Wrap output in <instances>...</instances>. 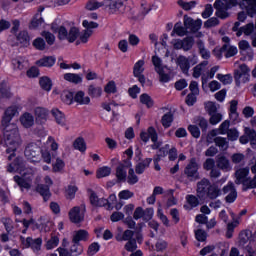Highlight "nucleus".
<instances>
[{
  "instance_id": "nucleus-61",
  "label": "nucleus",
  "mask_w": 256,
  "mask_h": 256,
  "mask_svg": "<svg viewBox=\"0 0 256 256\" xmlns=\"http://www.w3.org/2000/svg\"><path fill=\"white\" fill-rule=\"evenodd\" d=\"M140 102L143 105H146V107H148V109H150V107L153 105V99H151L149 94H142L140 96Z\"/></svg>"
},
{
  "instance_id": "nucleus-57",
  "label": "nucleus",
  "mask_w": 256,
  "mask_h": 256,
  "mask_svg": "<svg viewBox=\"0 0 256 256\" xmlns=\"http://www.w3.org/2000/svg\"><path fill=\"white\" fill-rule=\"evenodd\" d=\"M2 223L5 227V231L8 233H11V231H13V229H15V224L11 220V218H2Z\"/></svg>"
},
{
  "instance_id": "nucleus-32",
  "label": "nucleus",
  "mask_w": 256,
  "mask_h": 256,
  "mask_svg": "<svg viewBox=\"0 0 256 256\" xmlns=\"http://www.w3.org/2000/svg\"><path fill=\"white\" fill-rule=\"evenodd\" d=\"M17 41L20 43V45H23V47H27V45H29V41L31 40L29 38V33L25 30L20 31L17 35H16Z\"/></svg>"
},
{
  "instance_id": "nucleus-5",
  "label": "nucleus",
  "mask_w": 256,
  "mask_h": 256,
  "mask_svg": "<svg viewBox=\"0 0 256 256\" xmlns=\"http://www.w3.org/2000/svg\"><path fill=\"white\" fill-rule=\"evenodd\" d=\"M184 175H186L189 181H198L201 179L199 176V164H197V158H191L187 166L184 168Z\"/></svg>"
},
{
  "instance_id": "nucleus-35",
  "label": "nucleus",
  "mask_w": 256,
  "mask_h": 256,
  "mask_svg": "<svg viewBox=\"0 0 256 256\" xmlns=\"http://www.w3.org/2000/svg\"><path fill=\"white\" fill-rule=\"evenodd\" d=\"M47 110L45 108L38 107L35 109L36 121H40V123H45L47 121Z\"/></svg>"
},
{
  "instance_id": "nucleus-15",
  "label": "nucleus",
  "mask_w": 256,
  "mask_h": 256,
  "mask_svg": "<svg viewBox=\"0 0 256 256\" xmlns=\"http://www.w3.org/2000/svg\"><path fill=\"white\" fill-rule=\"evenodd\" d=\"M235 183L236 185H243L249 178V167L240 168L235 172Z\"/></svg>"
},
{
  "instance_id": "nucleus-41",
  "label": "nucleus",
  "mask_w": 256,
  "mask_h": 256,
  "mask_svg": "<svg viewBox=\"0 0 256 256\" xmlns=\"http://www.w3.org/2000/svg\"><path fill=\"white\" fill-rule=\"evenodd\" d=\"M186 201H187L188 205H190L191 209H195V207H199V202L202 200L199 199V196L189 194L186 196Z\"/></svg>"
},
{
  "instance_id": "nucleus-63",
  "label": "nucleus",
  "mask_w": 256,
  "mask_h": 256,
  "mask_svg": "<svg viewBox=\"0 0 256 256\" xmlns=\"http://www.w3.org/2000/svg\"><path fill=\"white\" fill-rule=\"evenodd\" d=\"M226 133L229 141H237L239 139V131H237V128H231Z\"/></svg>"
},
{
  "instance_id": "nucleus-7",
  "label": "nucleus",
  "mask_w": 256,
  "mask_h": 256,
  "mask_svg": "<svg viewBox=\"0 0 256 256\" xmlns=\"http://www.w3.org/2000/svg\"><path fill=\"white\" fill-rule=\"evenodd\" d=\"M27 169V164L23 157L18 156L12 163L9 164L7 171L8 173H23Z\"/></svg>"
},
{
  "instance_id": "nucleus-12",
  "label": "nucleus",
  "mask_w": 256,
  "mask_h": 256,
  "mask_svg": "<svg viewBox=\"0 0 256 256\" xmlns=\"http://www.w3.org/2000/svg\"><path fill=\"white\" fill-rule=\"evenodd\" d=\"M176 65H178L184 75H189V70L191 69V63L189 62V58L183 55H179L176 58Z\"/></svg>"
},
{
  "instance_id": "nucleus-20",
  "label": "nucleus",
  "mask_w": 256,
  "mask_h": 256,
  "mask_svg": "<svg viewBox=\"0 0 256 256\" xmlns=\"http://www.w3.org/2000/svg\"><path fill=\"white\" fill-rule=\"evenodd\" d=\"M57 61L55 56H44L43 58L36 61L38 67H53Z\"/></svg>"
},
{
  "instance_id": "nucleus-2",
  "label": "nucleus",
  "mask_w": 256,
  "mask_h": 256,
  "mask_svg": "<svg viewBox=\"0 0 256 256\" xmlns=\"http://www.w3.org/2000/svg\"><path fill=\"white\" fill-rule=\"evenodd\" d=\"M3 127L4 143L7 147V159L11 161L15 157V151L21 147L23 140L21 139V134L19 133V128L17 124L12 123Z\"/></svg>"
},
{
  "instance_id": "nucleus-53",
  "label": "nucleus",
  "mask_w": 256,
  "mask_h": 256,
  "mask_svg": "<svg viewBox=\"0 0 256 256\" xmlns=\"http://www.w3.org/2000/svg\"><path fill=\"white\" fill-rule=\"evenodd\" d=\"M111 175V168L108 166H103L97 170L96 177L102 179V177H109Z\"/></svg>"
},
{
  "instance_id": "nucleus-44",
  "label": "nucleus",
  "mask_w": 256,
  "mask_h": 256,
  "mask_svg": "<svg viewBox=\"0 0 256 256\" xmlns=\"http://www.w3.org/2000/svg\"><path fill=\"white\" fill-rule=\"evenodd\" d=\"M77 37H79V28L72 27L68 32L66 41H69V43H75V41L77 40Z\"/></svg>"
},
{
  "instance_id": "nucleus-19",
  "label": "nucleus",
  "mask_w": 256,
  "mask_h": 256,
  "mask_svg": "<svg viewBox=\"0 0 256 256\" xmlns=\"http://www.w3.org/2000/svg\"><path fill=\"white\" fill-rule=\"evenodd\" d=\"M216 165L221 171H231V162L225 156H218L216 159Z\"/></svg>"
},
{
  "instance_id": "nucleus-33",
  "label": "nucleus",
  "mask_w": 256,
  "mask_h": 256,
  "mask_svg": "<svg viewBox=\"0 0 256 256\" xmlns=\"http://www.w3.org/2000/svg\"><path fill=\"white\" fill-rule=\"evenodd\" d=\"M73 147L77 151H80V153H85V151H87V144L85 143V139H83V137L76 138L73 143Z\"/></svg>"
},
{
  "instance_id": "nucleus-1",
  "label": "nucleus",
  "mask_w": 256,
  "mask_h": 256,
  "mask_svg": "<svg viewBox=\"0 0 256 256\" xmlns=\"http://www.w3.org/2000/svg\"><path fill=\"white\" fill-rule=\"evenodd\" d=\"M235 5H240L242 9H246L249 17L256 15V0H229L228 2L216 0L214 3L216 17H219V19L229 18L231 14H229L228 11L231 7H235Z\"/></svg>"
},
{
  "instance_id": "nucleus-4",
  "label": "nucleus",
  "mask_w": 256,
  "mask_h": 256,
  "mask_svg": "<svg viewBox=\"0 0 256 256\" xmlns=\"http://www.w3.org/2000/svg\"><path fill=\"white\" fill-rule=\"evenodd\" d=\"M41 153L42 149L40 146L33 142L29 143L24 150L26 159L31 161V163H39V161H41Z\"/></svg>"
},
{
  "instance_id": "nucleus-17",
  "label": "nucleus",
  "mask_w": 256,
  "mask_h": 256,
  "mask_svg": "<svg viewBox=\"0 0 256 256\" xmlns=\"http://www.w3.org/2000/svg\"><path fill=\"white\" fill-rule=\"evenodd\" d=\"M219 196H221V188L216 184H210L206 190L205 199L215 200Z\"/></svg>"
},
{
  "instance_id": "nucleus-30",
  "label": "nucleus",
  "mask_w": 256,
  "mask_h": 256,
  "mask_svg": "<svg viewBox=\"0 0 256 256\" xmlns=\"http://www.w3.org/2000/svg\"><path fill=\"white\" fill-rule=\"evenodd\" d=\"M255 31V24L248 23L245 26L240 27L238 32L236 33L237 37H241L244 33V35H251Z\"/></svg>"
},
{
  "instance_id": "nucleus-45",
  "label": "nucleus",
  "mask_w": 256,
  "mask_h": 256,
  "mask_svg": "<svg viewBox=\"0 0 256 256\" xmlns=\"http://www.w3.org/2000/svg\"><path fill=\"white\" fill-rule=\"evenodd\" d=\"M45 23L41 14H36L31 21L30 29H37V27H41Z\"/></svg>"
},
{
  "instance_id": "nucleus-51",
  "label": "nucleus",
  "mask_w": 256,
  "mask_h": 256,
  "mask_svg": "<svg viewBox=\"0 0 256 256\" xmlns=\"http://www.w3.org/2000/svg\"><path fill=\"white\" fill-rule=\"evenodd\" d=\"M40 86L44 91H51V87H53V83L49 77H42L40 78Z\"/></svg>"
},
{
  "instance_id": "nucleus-47",
  "label": "nucleus",
  "mask_w": 256,
  "mask_h": 256,
  "mask_svg": "<svg viewBox=\"0 0 256 256\" xmlns=\"http://www.w3.org/2000/svg\"><path fill=\"white\" fill-rule=\"evenodd\" d=\"M14 181L17 183L18 186L21 187V189H31V184L29 181L25 180L21 176H14Z\"/></svg>"
},
{
  "instance_id": "nucleus-28",
  "label": "nucleus",
  "mask_w": 256,
  "mask_h": 256,
  "mask_svg": "<svg viewBox=\"0 0 256 256\" xmlns=\"http://www.w3.org/2000/svg\"><path fill=\"white\" fill-rule=\"evenodd\" d=\"M89 239V232L87 230H78L73 236V243H79L80 241H87Z\"/></svg>"
},
{
  "instance_id": "nucleus-9",
  "label": "nucleus",
  "mask_w": 256,
  "mask_h": 256,
  "mask_svg": "<svg viewBox=\"0 0 256 256\" xmlns=\"http://www.w3.org/2000/svg\"><path fill=\"white\" fill-rule=\"evenodd\" d=\"M211 185V181L207 178H203L202 180L197 182L196 194L200 201H205V196L207 195V189Z\"/></svg>"
},
{
  "instance_id": "nucleus-49",
  "label": "nucleus",
  "mask_w": 256,
  "mask_h": 256,
  "mask_svg": "<svg viewBox=\"0 0 256 256\" xmlns=\"http://www.w3.org/2000/svg\"><path fill=\"white\" fill-rule=\"evenodd\" d=\"M195 123L200 127L202 133H207V129L209 127V122L207 121V119L203 117H198L196 118Z\"/></svg>"
},
{
  "instance_id": "nucleus-54",
  "label": "nucleus",
  "mask_w": 256,
  "mask_h": 256,
  "mask_svg": "<svg viewBox=\"0 0 256 256\" xmlns=\"http://www.w3.org/2000/svg\"><path fill=\"white\" fill-rule=\"evenodd\" d=\"M217 80L221 81V83H223V85H231V83H233V77L231 76V74H217Z\"/></svg>"
},
{
  "instance_id": "nucleus-37",
  "label": "nucleus",
  "mask_w": 256,
  "mask_h": 256,
  "mask_svg": "<svg viewBox=\"0 0 256 256\" xmlns=\"http://www.w3.org/2000/svg\"><path fill=\"white\" fill-rule=\"evenodd\" d=\"M11 97H13V94L9 90V87H7L5 82H2L0 84V99H11Z\"/></svg>"
},
{
  "instance_id": "nucleus-40",
  "label": "nucleus",
  "mask_w": 256,
  "mask_h": 256,
  "mask_svg": "<svg viewBox=\"0 0 256 256\" xmlns=\"http://www.w3.org/2000/svg\"><path fill=\"white\" fill-rule=\"evenodd\" d=\"M135 232L133 230H125L122 235H117L116 240L118 241H133Z\"/></svg>"
},
{
  "instance_id": "nucleus-8",
  "label": "nucleus",
  "mask_w": 256,
  "mask_h": 256,
  "mask_svg": "<svg viewBox=\"0 0 256 256\" xmlns=\"http://www.w3.org/2000/svg\"><path fill=\"white\" fill-rule=\"evenodd\" d=\"M195 45V38L193 36H187L184 39H178L174 43V49H183V51H191Z\"/></svg>"
},
{
  "instance_id": "nucleus-52",
  "label": "nucleus",
  "mask_w": 256,
  "mask_h": 256,
  "mask_svg": "<svg viewBox=\"0 0 256 256\" xmlns=\"http://www.w3.org/2000/svg\"><path fill=\"white\" fill-rule=\"evenodd\" d=\"M161 122L163 127H165V129H168L171 123H173V114L171 112L164 114L162 116Z\"/></svg>"
},
{
  "instance_id": "nucleus-3",
  "label": "nucleus",
  "mask_w": 256,
  "mask_h": 256,
  "mask_svg": "<svg viewBox=\"0 0 256 256\" xmlns=\"http://www.w3.org/2000/svg\"><path fill=\"white\" fill-rule=\"evenodd\" d=\"M104 7L111 15H123L127 9V0H104Z\"/></svg>"
},
{
  "instance_id": "nucleus-10",
  "label": "nucleus",
  "mask_w": 256,
  "mask_h": 256,
  "mask_svg": "<svg viewBox=\"0 0 256 256\" xmlns=\"http://www.w3.org/2000/svg\"><path fill=\"white\" fill-rule=\"evenodd\" d=\"M201 25H203L201 19L194 20L193 18L184 15V27H186V31L189 30L192 33H197V31L201 29Z\"/></svg>"
},
{
  "instance_id": "nucleus-23",
  "label": "nucleus",
  "mask_w": 256,
  "mask_h": 256,
  "mask_svg": "<svg viewBox=\"0 0 256 256\" xmlns=\"http://www.w3.org/2000/svg\"><path fill=\"white\" fill-rule=\"evenodd\" d=\"M237 52H238L237 47L229 46L228 44H224L220 48V53H225L224 56L226 57V59L235 57V55H237Z\"/></svg>"
},
{
  "instance_id": "nucleus-24",
  "label": "nucleus",
  "mask_w": 256,
  "mask_h": 256,
  "mask_svg": "<svg viewBox=\"0 0 256 256\" xmlns=\"http://www.w3.org/2000/svg\"><path fill=\"white\" fill-rule=\"evenodd\" d=\"M21 124L26 129H29V127H33L35 124V118L30 113H24L20 118Z\"/></svg>"
},
{
  "instance_id": "nucleus-25",
  "label": "nucleus",
  "mask_w": 256,
  "mask_h": 256,
  "mask_svg": "<svg viewBox=\"0 0 256 256\" xmlns=\"http://www.w3.org/2000/svg\"><path fill=\"white\" fill-rule=\"evenodd\" d=\"M75 103H79V105H89L91 103V98L89 96H85V92L78 91L74 96Z\"/></svg>"
},
{
  "instance_id": "nucleus-27",
  "label": "nucleus",
  "mask_w": 256,
  "mask_h": 256,
  "mask_svg": "<svg viewBox=\"0 0 256 256\" xmlns=\"http://www.w3.org/2000/svg\"><path fill=\"white\" fill-rule=\"evenodd\" d=\"M196 45L199 49V53L202 59H205V61H207V59L211 58V52L205 48V43L203 42V40H198L196 42Z\"/></svg>"
},
{
  "instance_id": "nucleus-39",
  "label": "nucleus",
  "mask_w": 256,
  "mask_h": 256,
  "mask_svg": "<svg viewBox=\"0 0 256 256\" xmlns=\"http://www.w3.org/2000/svg\"><path fill=\"white\" fill-rule=\"evenodd\" d=\"M243 191H249V189H256V174L253 178L248 177L246 178L245 182L242 184Z\"/></svg>"
},
{
  "instance_id": "nucleus-46",
  "label": "nucleus",
  "mask_w": 256,
  "mask_h": 256,
  "mask_svg": "<svg viewBox=\"0 0 256 256\" xmlns=\"http://www.w3.org/2000/svg\"><path fill=\"white\" fill-rule=\"evenodd\" d=\"M101 93H103V89L99 86L90 85L88 87V95H90V97H101Z\"/></svg>"
},
{
  "instance_id": "nucleus-62",
  "label": "nucleus",
  "mask_w": 256,
  "mask_h": 256,
  "mask_svg": "<svg viewBox=\"0 0 256 256\" xmlns=\"http://www.w3.org/2000/svg\"><path fill=\"white\" fill-rule=\"evenodd\" d=\"M59 245V237L57 236H52L50 240L47 241L46 243V249L51 250L55 249Z\"/></svg>"
},
{
  "instance_id": "nucleus-58",
  "label": "nucleus",
  "mask_w": 256,
  "mask_h": 256,
  "mask_svg": "<svg viewBox=\"0 0 256 256\" xmlns=\"http://www.w3.org/2000/svg\"><path fill=\"white\" fill-rule=\"evenodd\" d=\"M244 131H246V135L251 145H256V131L247 127L244 129Z\"/></svg>"
},
{
  "instance_id": "nucleus-18",
  "label": "nucleus",
  "mask_w": 256,
  "mask_h": 256,
  "mask_svg": "<svg viewBox=\"0 0 256 256\" xmlns=\"http://www.w3.org/2000/svg\"><path fill=\"white\" fill-rule=\"evenodd\" d=\"M140 138L142 141H144V143H147V141H149V139H151V141L153 143H156V141L158 139L157 131L155 130V128L149 127L148 132H142L140 134Z\"/></svg>"
},
{
  "instance_id": "nucleus-29",
  "label": "nucleus",
  "mask_w": 256,
  "mask_h": 256,
  "mask_svg": "<svg viewBox=\"0 0 256 256\" xmlns=\"http://www.w3.org/2000/svg\"><path fill=\"white\" fill-rule=\"evenodd\" d=\"M175 33L178 37H185V35H187V28L185 26L183 27L181 22H178L174 25L171 36L174 37Z\"/></svg>"
},
{
  "instance_id": "nucleus-26",
  "label": "nucleus",
  "mask_w": 256,
  "mask_h": 256,
  "mask_svg": "<svg viewBox=\"0 0 256 256\" xmlns=\"http://www.w3.org/2000/svg\"><path fill=\"white\" fill-rule=\"evenodd\" d=\"M216 147H219L220 151H227L229 149V140L227 138L217 136L214 138Z\"/></svg>"
},
{
  "instance_id": "nucleus-38",
  "label": "nucleus",
  "mask_w": 256,
  "mask_h": 256,
  "mask_svg": "<svg viewBox=\"0 0 256 256\" xmlns=\"http://www.w3.org/2000/svg\"><path fill=\"white\" fill-rule=\"evenodd\" d=\"M177 5H179V7L184 11H191V9H195L197 6V1L192 0L190 2H185L183 0H178Z\"/></svg>"
},
{
  "instance_id": "nucleus-60",
  "label": "nucleus",
  "mask_w": 256,
  "mask_h": 256,
  "mask_svg": "<svg viewBox=\"0 0 256 256\" xmlns=\"http://www.w3.org/2000/svg\"><path fill=\"white\" fill-rule=\"evenodd\" d=\"M124 249L129 253H133V251H137V240H128L127 243L124 245Z\"/></svg>"
},
{
  "instance_id": "nucleus-6",
  "label": "nucleus",
  "mask_w": 256,
  "mask_h": 256,
  "mask_svg": "<svg viewBox=\"0 0 256 256\" xmlns=\"http://www.w3.org/2000/svg\"><path fill=\"white\" fill-rule=\"evenodd\" d=\"M85 204L73 207L69 212L70 221L72 223H81L85 219Z\"/></svg>"
},
{
  "instance_id": "nucleus-34",
  "label": "nucleus",
  "mask_w": 256,
  "mask_h": 256,
  "mask_svg": "<svg viewBox=\"0 0 256 256\" xmlns=\"http://www.w3.org/2000/svg\"><path fill=\"white\" fill-rule=\"evenodd\" d=\"M64 79L65 81H69V83H74L75 85L83 82V77L81 75L73 73L64 74Z\"/></svg>"
},
{
  "instance_id": "nucleus-36",
  "label": "nucleus",
  "mask_w": 256,
  "mask_h": 256,
  "mask_svg": "<svg viewBox=\"0 0 256 256\" xmlns=\"http://www.w3.org/2000/svg\"><path fill=\"white\" fill-rule=\"evenodd\" d=\"M56 123L62 127L65 125V115L59 109H52L51 111Z\"/></svg>"
},
{
  "instance_id": "nucleus-64",
  "label": "nucleus",
  "mask_w": 256,
  "mask_h": 256,
  "mask_svg": "<svg viewBox=\"0 0 256 256\" xmlns=\"http://www.w3.org/2000/svg\"><path fill=\"white\" fill-rule=\"evenodd\" d=\"M41 35L49 45H53V43H55V35H53L51 32L43 31Z\"/></svg>"
},
{
  "instance_id": "nucleus-59",
  "label": "nucleus",
  "mask_w": 256,
  "mask_h": 256,
  "mask_svg": "<svg viewBox=\"0 0 256 256\" xmlns=\"http://www.w3.org/2000/svg\"><path fill=\"white\" fill-rule=\"evenodd\" d=\"M33 45L38 51H45V47H47V44L43 38H36L33 41Z\"/></svg>"
},
{
  "instance_id": "nucleus-13",
  "label": "nucleus",
  "mask_w": 256,
  "mask_h": 256,
  "mask_svg": "<svg viewBox=\"0 0 256 256\" xmlns=\"http://www.w3.org/2000/svg\"><path fill=\"white\" fill-rule=\"evenodd\" d=\"M16 115H19V111H17V107L11 106L8 109H6L3 119H2V126L13 125V123H11V120Z\"/></svg>"
},
{
  "instance_id": "nucleus-55",
  "label": "nucleus",
  "mask_w": 256,
  "mask_h": 256,
  "mask_svg": "<svg viewBox=\"0 0 256 256\" xmlns=\"http://www.w3.org/2000/svg\"><path fill=\"white\" fill-rule=\"evenodd\" d=\"M127 183L129 185H135L136 183H139V177L135 175V170L133 168H130L128 171Z\"/></svg>"
},
{
  "instance_id": "nucleus-16",
  "label": "nucleus",
  "mask_w": 256,
  "mask_h": 256,
  "mask_svg": "<svg viewBox=\"0 0 256 256\" xmlns=\"http://www.w3.org/2000/svg\"><path fill=\"white\" fill-rule=\"evenodd\" d=\"M41 245H43V239L41 238H26L25 247H31L34 253H39V251H41Z\"/></svg>"
},
{
  "instance_id": "nucleus-14",
  "label": "nucleus",
  "mask_w": 256,
  "mask_h": 256,
  "mask_svg": "<svg viewBox=\"0 0 256 256\" xmlns=\"http://www.w3.org/2000/svg\"><path fill=\"white\" fill-rule=\"evenodd\" d=\"M88 193L90 197V203L91 205H94V207H105V205H108L109 200L105 198H99V196H97V193H95V191L89 189Z\"/></svg>"
},
{
  "instance_id": "nucleus-21",
  "label": "nucleus",
  "mask_w": 256,
  "mask_h": 256,
  "mask_svg": "<svg viewBox=\"0 0 256 256\" xmlns=\"http://www.w3.org/2000/svg\"><path fill=\"white\" fill-rule=\"evenodd\" d=\"M36 192L43 197V200L47 202L49 199H51V191L49 190V185L45 184H38L36 186Z\"/></svg>"
},
{
  "instance_id": "nucleus-11",
  "label": "nucleus",
  "mask_w": 256,
  "mask_h": 256,
  "mask_svg": "<svg viewBox=\"0 0 256 256\" xmlns=\"http://www.w3.org/2000/svg\"><path fill=\"white\" fill-rule=\"evenodd\" d=\"M222 191L224 195L228 194L225 198L226 203H235L237 199V189H235L233 182H229L228 185L224 186Z\"/></svg>"
},
{
  "instance_id": "nucleus-48",
  "label": "nucleus",
  "mask_w": 256,
  "mask_h": 256,
  "mask_svg": "<svg viewBox=\"0 0 256 256\" xmlns=\"http://www.w3.org/2000/svg\"><path fill=\"white\" fill-rule=\"evenodd\" d=\"M145 61L144 60H139L134 64L133 67V75H141L143 74V71H145Z\"/></svg>"
},
{
  "instance_id": "nucleus-50",
  "label": "nucleus",
  "mask_w": 256,
  "mask_h": 256,
  "mask_svg": "<svg viewBox=\"0 0 256 256\" xmlns=\"http://www.w3.org/2000/svg\"><path fill=\"white\" fill-rule=\"evenodd\" d=\"M99 7H105V0L102 1V2H97L95 0H90L86 4V9H88V11H95V9H99Z\"/></svg>"
},
{
  "instance_id": "nucleus-31",
  "label": "nucleus",
  "mask_w": 256,
  "mask_h": 256,
  "mask_svg": "<svg viewBox=\"0 0 256 256\" xmlns=\"http://www.w3.org/2000/svg\"><path fill=\"white\" fill-rule=\"evenodd\" d=\"M209 65V61L204 60L200 64L196 65L193 68V77L194 79H199L201 77V73L203 72V69L206 68Z\"/></svg>"
},
{
  "instance_id": "nucleus-22",
  "label": "nucleus",
  "mask_w": 256,
  "mask_h": 256,
  "mask_svg": "<svg viewBox=\"0 0 256 256\" xmlns=\"http://www.w3.org/2000/svg\"><path fill=\"white\" fill-rule=\"evenodd\" d=\"M152 161V158H146L139 162L135 167V172L137 173V175H143V173H145V169H148Z\"/></svg>"
},
{
  "instance_id": "nucleus-42",
  "label": "nucleus",
  "mask_w": 256,
  "mask_h": 256,
  "mask_svg": "<svg viewBox=\"0 0 256 256\" xmlns=\"http://www.w3.org/2000/svg\"><path fill=\"white\" fill-rule=\"evenodd\" d=\"M116 177L118 181H125L127 179V170H125V165L120 164L116 168Z\"/></svg>"
},
{
  "instance_id": "nucleus-56",
  "label": "nucleus",
  "mask_w": 256,
  "mask_h": 256,
  "mask_svg": "<svg viewBox=\"0 0 256 256\" xmlns=\"http://www.w3.org/2000/svg\"><path fill=\"white\" fill-rule=\"evenodd\" d=\"M168 245L169 244L167 243V241L163 239H158L155 244V251H157V253H162L163 251H165V249H167Z\"/></svg>"
},
{
  "instance_id": "nucleus-43",
  "label": "nucleus",
  "mask_w": 256,
  "mask_h": 256,
  "mask_svg": "<svg viewBox=\"0 0 256 256\" xmlns=\"http://www.w3.org/2000/svg\"><path fill=\"white\" fill-rule=\"evenodd\" d=\"M61 99H62L63 103H66V105H71L74 101L73 92L64 90L61 94Z\"/></svg>"
}]
</instances>
